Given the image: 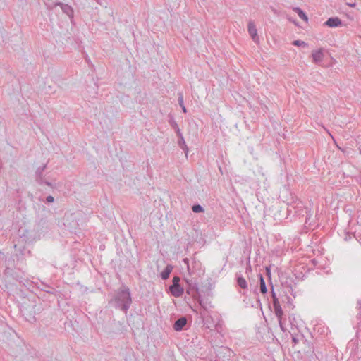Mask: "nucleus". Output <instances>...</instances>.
<instances>
[{"instance_id":"nucleus-1","label":"nucleus","mask_w":361,"mask_h":361,"mask_svg":"<svg viewBox=\"0 0 361 361\" xmlns=\"http://www.w3.org/2000/svg\"><path fill=\"white\" fill-rule=\"evenodd\" d=\"M110 303H111L115 308L127 313L132 304L130 289L126 286L122 285L121 287L116 291Z\"/></svg>"},{"instance_id":"nucleus-2","label":"nucleus","mask_w":361,"mask_h":361,"mask_svg":"<svg viewBox=\"0 0 361 361\" xmlns=\"http://www.w3.org/2000/svg\"><path fill=\"white\" fill-rule=\"evenodd\" d=\"M180 277L174 276L173 279V284L169 287L171 295L176 298L180 297L184 292L183 288L180 285Z\"/></svg>"},{"instance_id":"nucleus-3","label":"nucleus","mask_w":361,"mask_h":361,"mask_svg":"<svg viewBox=\"0 0 361 361\" xmlns=\"http://www.w3.org/2000/svg\"><path fill=\"white\" fill-rule=\"evenodd\" d=\"M47 168V164L42 166L39 167L35 171V179L39 185L45 184L48 186L53 187L51 183L45 181L43 178V172Z\"/></svg>"},{"instance_id":"nucleus-4","label":"nucleus","mask_w":361,"mask_h":361,"mask_svg":"<svg viewBox=\"0 0 361 361\" xmlns=\"http://www.w3.org/2000/svg\"><path fill=\"white\" fill-rule=\"evenodd\" d=\"M171 126L173 128H177V135L179 137V140L178 141V145L183 150H184L185 155L187 156L189 149L186 145L184 137L183 136L182 133L180 132V130L178 124L176 122H173Z\"/></svg>"},{"instance_id":"nucleus-5","label":"nucleus","mask_w":361,"mask_h":361,"mask_svg":"<svg viewBox=\"0 0 361 361\" xmlns=\"http://www.w3.org/2000/svg\"><path fill=\"white\" fill-rule=\"evenodd\" d=\"M274 314L276 317L278 319L279 326L283 331H284V327H283V311L280 305H278L277 306H273Z\"/></svg>"},{"instance_id":"nucleus-6","label":"nucleus","mask_w":361,"mask_h":361,"mask_svg":"<svg viewBox=\"0 0 361 361\" xmlns=\"http://www.w3.org/2000/svg\"><path fill=\"white\" fill-rule=\"evenodd\" d=\"M248 32L251 36L252 40L255 42L258 43L259 37L257 35V30L253 21H250L248 23Z\"/></svg>"},{"instance_id":"nucleus-7","label":"nucleus","mask_w":361,"mask_h":361,"mask_svg":"<svg viewBox=\"0 0 361 361\" xmlns=\"http://www.w3.org/2000/svg\"><path fill=\"white\" fill-rule=\"evenodd\" d=\"M185 281L187 283L186 293L188 295H194L197 293L198 288L197 283H193L191 280L188 279H185Z\"/></svg>"},{"instance_id":"nucleus-8","label":"nucleus","mask_w":361,"mask_h":361,"mask_svg":"<svg viewBox=\"0 0 361 361\" xmlns=\"http://www.w3.org/2000/svg\"><path fill=\"white\" fill-rule=\"evenodd\" d=\"M55 6H59L64 13H66L70 18H73V8L66 4L61 2H57Z\"/></svg>"},{"instance_id":"nucleus-9","label":"nucleus","mask_w":361,"mask_h":361,"mask_svg":"<svg viewBox=\"0 0 361 361\" xmlns=\"http://www.w3.org/2000/svg\"><path fill=\"white\" fill-rule=\"evenodd\" d=\"M342 25L341 20L338 17L329 18L325 23L324 25L329 27H337Z\"/></svg>"},{"instance_id":"nucleus-10","label":"nucleus","mask_w":361,"mask_h":361,"mask_svg":"<svg viewBox=\"0 0 361 361\" xmlns=\"http://www.w3.org/2000/svg\"><path fill=\"white\" fill-rule=\"evenodd\" d=\"M186 324L187 319L185 317H181L174 322L173 329L177 331H180L183 329Z\"/></svg>"},{"instance_id":"nucleus-11","label":"nucleus","mask_w":361,"mask_h":361,"mask_svg":"<svg viewBox=\"0 0 361 361\" xmlns=\"http://www.w3.org/2000/svg\"><path fill=\"white\" fill-rule=\"evenodd\" d=\"M312 56L314 63H321L324 59V53L322 49L313 51L312 53Z\"/></svg>"},{"instance_id":"nucleus-12","label":"nucleus","mask_w":361,"mask_h":361,"mask_svg":"<svg viewBox=\"0 0 361 361\" xmlns=\"http://www.w3.org/2000/svg\"><path fill=\"white\" fill-rule=\"evenodd\" d=\"M200 305L202 307V310L200 312V314L202 319H204L207 316L209 308L212 307L210 303H207L203 302L202 300L200 301Z\"/></svg>"},{"instance_id":"nucleus-13","label":"nucleus","mask_w":361,"mask_h":361,"mask_svg":"<svg viewBox=\"0 0 361 361\" xmlns=\"http://www.w3.org/2000/svg\"><path fill=\"white\" fill-rule=\"evenodd\" d=\"M173 267L171 264H168L164 271L161 273V277L163 280L169 279L170 274L171 273Z\"/></svg>"},{"instance_id":"nucleus-14","label":"nucleus","mask_w":361,"mask_h":361,"mask_svg":"<svg viewBox=\"0 0 361 361\" xmlns=\"http://www.w3.org/2000/svg\"><path fill=\"white\" fill-rule=\"evenodd\" d=\"M293 10L297 13V14L298 15V16L302 19L304 21H305L306 23H307L308 21V17L307 16L305 13V12L300 9V8L298 7H294L293 8Z\"/></svg>"},{"instance_id":"nucleus-15","label":"nucleus","mask_w":361,"mask_h":361,"mask_svg":"<svg viewBox=\"0 0 361 361\" xmlns=\"http://www.w3.org/2000/svg\"><path fill=\"white\" fill-rule=\"evenodd\" d=\"M259 289L260 292L263 294H266L267 293V288L266 286V283L264 279V277L262 274H259Z\"/></svg>"},{"instance_id":"nucleus-16","label":"nucleus","mask_w":361,"mask_h":361,"mask_svg":"<svg viewBox=\"0 0 361 361\" xmlns=\"http://www.w3.org/2000/svg\"><path fill=\"white\" fill-rule=\"evenodd\" d=\"M237 283L242 289H246L247 288V283L241 275L237 276Z\"/></svg>"},{"instance_id":"nucleus-17","label":"nucleus","mask_w":361,"mask_h":361,"mask_svg":"<svg viewBox=\"0 0 361 361\" xmlns=\"http://www.w3.org/2000/svg\"><path fill=\"white\" fill-rule=\"evenodd\" d=\"M178 104L180 106L182 111L186 113L187 109L184 105L183 94L181 92L178 93Z\"/></svg>"},{"instance_id":"nucleus-18","label":"nucleus","mask_w":361,"mask_h":361,"mask_svg":"<svg viewBox=\"0 0 361 361\" xmlns=\"http://www.w3.org/2000/svg\"><path fill=\"white\" fill-rule=\"evenodd\" d=\"M271 298L273 300V306H277L278 305H280L279 300L278 298L276 297V295L274 292L273 286H271Z\"/></svg>"},{"instance_id":"nucleus-19","label":"nucleus","mask_w":361,"mask_h":361,"mask_svg":"<svg viewBox=\"0 0 361 361\" xmlns=\"http://www.w3.org/2000/svg\"><path fill=\"white\" fill-rule=\"evenodd\" d=\"M192 210L195 213H200L204 212L203 207L200 204H194L192 207Z\"/></svg>"},{"instance_id":"nucleus-20","label":"nucleus","mask_w":361,"mask_h":361,"mask_svg":"<svg viewBox=\"0 0 361 361\" xmlns=\"http://www.w3.org/2000/svg\"><path fill=\"white\" fill-rule=\"evenodd\" d=\"M293 44L295 46H298V47H307V44L306 42H305L304 41L300 40V39L293 41Z\"/></svg>"},{"instance_id":"nucleus-21","label":"nucleus","mask_w":361,"mask_h":361,"mask_svg":"<svg viewBox=\"0 0 361 361\" xmlns=\"http://www.w3.org/2000/svg\"><path fill=\"white\" fill-rule=\"evenodd\" d=\"M183 262L187 266V269H188V271L189 274H192V271L190 269V264H189V259L188 258H185V259H183Z\"/></svg>"},{"instance_id":"nucleus-22","label":"nucleus","mask_w":361,"mask_h":361,"mask_svg":"<svg viewBox=\"0 0 361 361\" xmlns=\"http://www.w3.org/2000/svg\"><path fill=\"white\" fill-rule=\"evenodd\" d=\"M54 201V198L51 195H49L46 197V202L47 203H52Z\"/></svg>"},{"instance_id":"nucleus-23","label":"nucleus","mask_w":361,"mask_h":361,"mask_svg":"<svg viewBox=\"0 0 361 361\" xmlns=\"http://www.w3.org/2000/svg\"><path fill=\"white\" fill-rule=\"evenodd\" d=\"M357 304L359 309L361 310V300H358Z\"/></svg>"},{"instance_id":"nucleus-24","label":"nucleus","mask_w":361,"mask_h":361,"mask_svg":"<svg viewBox=\"0 0 361 361\" xmlns=\"http://www.w3.org/2000/svg\"><path fill=\"white\" fill-rule=\"evenodd\" d=\"M267 274L268 276L271 274L270 270L268 268H267Z\"/></svg>"},{"instance_id":"nucleus-25","label":"nucleus","mask_w":361,"mask_h":361,"mask_svg":"<svg viewBox=\"0 0 361 361\" xmlns=\"http://www.w3.org/2000/svg\"><path fill=\"white\" fill-rule=\"evenodd\" d=\"M293 342L295 343H298V340L295 338H293Z\"/></svg>"},{"instance_id":"nucleus-26","label":"nucleus","mask_w":361,"mask_h":361,"mask_svg":"<svg viewBox=\"0 0 361 361\" xmlns=\"http://www.w3.org/2000/svg\"><path fill=\"white\" fill-rule=\"evenodd\" d=\"M349 6H350V7H355V4H349Z\"/></svg>"},{"instance_id":"nucleus-27","label":"nucleus","mask_w":361,"mask_h":361,"mask_svg":"<svg viewBox=\"0 0 361 361\" xmlns=\"http://www.w3.org/2000/svg\"><path fill=\"white\" fill-rule=\"evenodd\" d=\"M248 269H251V267H247V270H248Z\"/></svg>"},{"instance_id":"nucleus-28","label":"nucleus","mask_w":361,"mask_h":361,"mask_svg":"<svg viewBox=\"0 0 361 361\" xmlns=\"http://www.w3.org/2000/svg\"><path fill=\"white\" fill-rule=\"evenodd\" d=\"M174 128V129L176 130V131L177 132V128Z\"/></svg>"},{"instance_id":"nucleus-29","label":"nucleus","mask_w":361,"mask_h":361,"mask_svg":"<svg viewBox=\"0 0 361 361\" xmlns=\"http://www.w3.org/2000/svg\"><path fill=\"white\" fill-rule=\"evenodd\" d=\"M359 149H360V153H361V147H359Z\"/></svg>"}]
</instances>
